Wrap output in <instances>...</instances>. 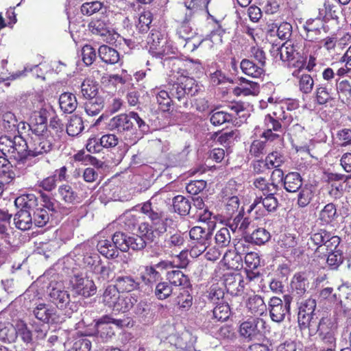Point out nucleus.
Returning <instances> with one entry per match:
<instances>
[{"mask_svg":"<svg viewBox=\"0 0 351 351\" xmlns=\"http://www.w3.org/2000/svg\"><path fill=\"white\" fill-rule=\"evenodd\" d=\"M291 120V115L284 114L281 110H274L272 114H267L265 117V129L261 134V137L269 142L282 143L286 132V128Z\"/></svg>","mask_w":351,"mask_h":351,"instance_id":"obj_1","label":"nucleus"},{"mask_svg":"<svg viewBox=\"0 0 351 351\" xmlns=\"http://www.w3.org/2000/svg\"><path fill=\"white\" fill-rule=\"evenodd\" d=\"M199 86L193 78L181 76L176 82L169 85L172 99H177L184 108L189 107V99L199 91Z\"/></svg>","mask_w":351,"mask_h":351,"instance_id":"obj_2","label":"nucleus"},{"mask_svg":"<svg viewBox=\"0 0 351 351\" xmlns=\"http://www.w3.org/2000/svg\"><path fill=\"white\" fill-rule=\"evenodd\" d=\"M26 141L21 136H0V152L2 154L16 160L26 158Z\"/></svg>","mask_w":351,"mask_h":351,"instance_id":"obj_3","label":"nucleus"},{"mask_svg":"<svg viewBox=\"0 0 351 351\" xmlns=\"http://www.w3.org/2000/svg\"><path fill=\"white\" fill-rule=\"evenodd\" d=\"M26 158L37 156L49 152L53 146V138L47 133H33L29 142L26 141Z\"/></svg>","mask_w":351,"mask_h":351,"instance_id":"obj_4","label":"nucleus"},{"mask_svg":"<svg viewBox=\"0 0 351 351\" xmlns=\"http://www.w3.org/2000/svg\"><path fill=\"white\" fill-rule=\"evenodd\" d=\"M165 200L162 197V194H156L145 202L141 207V212L154 224H158L165 217Z\"/></svg>","mask_w":351,"mask_h":351,"instance_id":"obj_5","label":"nucleus"},{"mask_svg":"<svg viewBox=\"0 0 351 351\" xmlns=\"http://www.w3.org/2000/svg\"><path fill=\"white\" fill-rule=\"evenodd\" d=\"M138 234L129 237L128 243V250L138 251L143 250L147 243L155 241L156 236L154 230L147 223H141L138 227Z\"/></svg>","mask_w":351,"mask_h":351,"instance_id":"obj_6","label":"nucleus"},{"mask_svg":"<svg viewBox=\"0 0 351 351\" xmlns=\"http://www.w3.org/2000/svg\"><path fill=\"white\" fill-rule=\"evenodd\" d=\"M70 285L71 291L76 295L89 298L97 292V287L94 281L82 274H75L71 277Z\"/></svg>","mask_w":351,"mask_h":351,"instance_id":"obj_7","label":"nucleus"},{"mask_svg":"<svg viewBox=\"0 0 351 351\" xmlns=\"http://www.w3.org/2000/svg\"><path fill=\"white\" fill-rule=\"evenodd\" d=\"M292 297L289 295H284V301L278 297H273L268 304L270 317L275 322H282L289 313Z\"/></svg>","mask_w":351,"mask_h":351,"instance_id":"obj_8","label":"nucleus"},{"mask_svg":"<svg viewBox=\"0 0 351 351\" xmlns=\"http://www.w3.org/2000/svg\"><path fill=\"white\" fill-rule=\"evenodd\" d=\"M123 322L121 319H115L108 315L102 316L95 322L97 338L102 342L108 341L114 335V331L110 324L121 327Z\"/></svg>","mask_w":351,"mask_h":351,"instance_id":"obj_9","label":"nucleus"},{"mask_svg":"<svg viewBox=\"0 0 351 351\" xmlns=\"http://www.w3.org/2000/svg\"><path fill=\"white\" fill-rule=\"evenodd\" d=\"M299 304L298 322L301 329L311 328L313 324L314 311L316 307V301L313 298L302 300Z\"/></svg>","mask_w":351,"mask_h":351,"instance_id":"obj_10","label":"nucleus"},{"mask_svg":"<svg viewBox=\"0 0 351 351\" xmlns=\"http://www.w3.org/2000/svg\"><path fill=\"white\" fill-rule=\"evenodd\" d=\"M265 324V322L261 318L248 319L241 324L239 333L241 337L249 340L257 339L263 335Z\"/></svg>","mask_w":351,"mask_h":351,"instance_id":"obj_11","label":"nucleus"},{"mask_svg":"<svg viewBox=\"0 0 351 351\" xmlns=\"http://www.w3.org/2000/svg\"><path fill=\"white\" fill-rule=\"evenodd\" d=\"M85 262L91 266L92 271L98 276L99 280L107 281L114 277L112 264L102 263L99 256L96 255L94 258L87 256L85 258Z\"/></svg>","mask_w":351,"mask_h":351,"instance_id":"obj_12","label":"nucleus"},{"mask_svg":"<svg viewBox=\"0 0 351 351\" xmlns=\"http://www.w3.org/2000/svg\"><path fill=\"white\" fill-rule=\"evenodd\" d=\"M32 314L38 320L44 324H52L57 321L58 315L56 308L53 306L39 303L33 308Z\"/></svg>","mask_w":351,"mask_h":351,"instance_id":"obj_13","label":"nucleus"},{"mask_svg":"<svg viewBox=\"0 0 351 351\" xmlns=\"http://www.w3.org/2000/svg\"><path fill=\"white\" fill-rule=\"evenodd\" d=\"M108 126L110 130H114L119 133L123 134L132 132L134 128L130 112L128 114L122 113L112 117L109 121Z\"/></svg>","mask_w":351,"mask_h":351,"instance_id":"obj_14","label":"nucleus"},{"mask_svg":"<svg viewBox=\"0 0 351 351\" xmlns=\"http://www.w3.org/2000/svg\"><path fill=\"white\" fill-rule=\"evenodd\" d=\"M49 115L50 112L46 108L34 112L29 125L32 133H47V119Z\"/></svg>","mask_w":351,"mask_h":351,"instance_id":"obj_15","label":"nucleus"},{"mask_svg":"<svg viewBox=\"0 0 351 351\" xmlns=\"http://www.w3.org/2000/svg\"><path fill=\"white\" fill-rule=\"evenodd\" d=\"M276 194L273 193L272 195L256 197L250 206V211L256 208L260 209L261 205L269 213L276 211L278 207V200L275 197Z\"/></svg>","mask_w":351,"mask_h":351,"instance_id":"obj_16","label":"nucleus"},{"mask_svg":"<svg viewBox=\"0 0 351 351\" xmlns=\"http://www.w3.org/2000/svg\"><path fill=\"white\" fill-rule=\"evenodd\" d=\"M274 56H279L283 62H291L299 55L295 47L290 41L283 43L280 47L273 51Z\"/></svg>","mask_w":351,"mask_h":351,"instance_id":"obj_17","label":"nucleus"},{"mask_svg":"<svg viewBox=\"0 0 351 351\" xmlns=\"http://www.w3.org/2000/svg\"><path fill=\"white\" fill-rule=\"evenodd\" d=\"M51 302L60 309L66 308L70 304V295L67 291L58 287H53L49 292Z\"/></svg>","mask_w":351,"mask_h":351,"instance_id":"obj_18","label":"nucleus"},{"mask_svg":"<svg viewBox=\"0 0 351 351\" xmlns=\"http://www.w3.org/2000/svg\"><path fill=\"white\" fill-rule=\"evenodd\" d=\"M243 280L241 276L237 274H227L225 276L224 284L227 292L232 295H238L243 290Z\"/></svg>","mask_w":351,"mask_h":351,"instance_id":"obj_19","label":"nucleus"},{"mask_svg":"<svg viewBox=\"0 0 351 351\" xmlns=\"http://www.w3.org/2000/svg\"><path fill=\"white\" fill-rule=\"evenodd\" d=\"M14 204L19 210L33 213L37 208L38 199L34 194H23L16 198Z\"/></svg>","mask_w":351,"mask_h":351,"instance_id":"obj_20","label":"nucleus"},{"mask_svg":"<svg viewBox=\"0 0 351 351\" xmlns=\"http://www.w3.org/2000/svg\"><path fill=\"white\" fill-rule=\"evenodd\" d=\"M303 180L298 172H289L285 176L283 182L285 189L289 193H295L302 187Z\"/></svg>","mask_w":351,"mask_h":351,"instance_id":"obj_21","label":"nucleus"},{"mask_svg":"<svg viewBox=\"0 0 351 351\" xmlns=\"http://www.w3.org/2000/svg\"><path fill=\"white\" fill-rule=\"evenodd\" d=\"M309 287V281L304 273L295 274L291 280V287L293 293L299 296L303 295Z\"/></svg>","mask_w":351,"mask_h":351,"instance_id":"obj_22","label":"nucleus"},{"mask_svg":"<svg viewBox=\"0 0 351 351\" xmlns=\"http://www.w3.org/2000/svg\"><path fill=\"white\" fill-rule=\"evenodd\" d=\"M240 67L245 75L254 78H258L264 74L265 70L263 66L254 63L249 59H243L241 62Z\"/></svg>","mask_w":351,"mask_h":351,"instance_id":"obj_23","label":"nucleus"},{"mask_svg":"<svg viewBox=\"0 0 351 351\" xmlns=\"http://www.w3.org/2000/svg\"><path fill=\"white\" fill-rule=\"evenodd\" d=\"M193 14L186 13L185 17L180 26L177 28L176 34L178 38L182 40H187L193 38L195 32L190 25V21L193 18Z\"/></svg>","mask_w":351,"mask_h":351,"instance_id":"obj_24","label":"nucleus"},{"mask_svg":"<svg viewBox=\"0 0 351 351\" xmlns=\"http://www.w3.org/2000/svg\"><path fill=\"white\" fill-rule=\"evenodd\" d=\"M58 192L61 199L66 204H75L80 201L78 194L68 184L60 185L58 187Z\"/></svg>","mask_w":351,"mask_h":351,"instance_id":"obj_25","label":"nucleus"},{"mask_svg":"<svg viewBox=\"0 0 351 351\" xmlns=\"http://www.w3.org/2000/svg\"><path fill=\"white\" fill-rule=\"evenodd\" d=\"M98 54L101 60L110 64L117 63L120 59L119 52L108 45H101L98 49Z\"/></svg>","mask_w":351,"mask_h":351,"instance_id":"obj_26","label":"nucleus"},{"mask_svg":"<svg viewBox=\"0 0 351 351\" xmlns=\"http://www.w3.org/2000/svg\"><path fill=\"white\" fill-rule=\"evenodd\" d=\"M14 220L16 228L22 230H29L33 224L32 213L19 210L15 214Z\"/></svg>","mask_w":351,"mask_h":351,"instance_id":"obj_27","label":"nucleus"},{"mask_svg":"<svg viewBox=\"0 0 351 351\" xmlns=\"http://www.w3.org/2000/svg\"><path fill=\"white\" fill-rule=\"evenodd\" d=\"M190 239L197 243H210L212 237V231L200 226H195L190 230Z\"/></svg>","mask_w":351,"mask_h":351,"instance_id":"obj_28","label":"nucleus"},{"mask_svg":"<svg viewBox=\"0 0 351 351\" xmlns=\"http://www.w3.org/2000/svg\"><path fill=\"white\" fill-rule=\"evenodd\" d=\"M246 307L251 313L254 315H262L267 309L263 299L258 295H253L248 298Z\"/></svg>","mask_w":351,"mask_h":351,"instance_id":"obj_29","label":"nucleus"},{"mask_svg":"<svg viewBox=\"0 0 351 351\" xmlns=\"http://www.w3.org/2000/svg\"><path fill=\"white\" fill-rule=\"evenodd\" d=\"M59 105L64 112H73L77 106L75 95L71 93H64L61 94L59 98Z\"/></svg>","mask_w":351,"mask_h":351,"instance_id":"obj_30","label":"nucleus"},{"mask_svg":"<svg viewBox=\"0 0 351 351\" xmlns=\"http://www.w3.org/2000/svg\"><path fill=\"white\" fill-rule=\"evenodd\" d=\"M97 247L100 254L108 258H117L119 254V249L110 240L105 239L99 241L97 245Z\"/></svg>","mask_w":351,"mask_h":351,"instance_id":"obj_31","label":"nucleus"},{"mask_svg":"<svg viewBox=\"0 0 351 351\" xmlns=\"http://www.w3.org/2000/svg\"><path fill=\"white\" fill-rule=\"evenodd\" d=\"M332 86L329 82L320 84L315 90V100L319 105H324L332 99Z\"/></svg>","mask_w":351,"mask_h":351,"instance_id":"obj_32","label":"nucleus"},{"mask_svg":"<svg viewBox=\"0 0 351 351\" xmlns=\"http://www.w3.org/2000/svg\"><path fill=\"white\" fill-rule=\"evenodd\" d=\"M121 292H130L136 289L139 283L130 276H118L114 285Z\"/></svg>","mask_w":351,"mask_h":351,"instance_id":"obj_33","label":"nucleus"},{"mask_svg":"<svg viewBox=\"0 0 351 351\" xmlns=\"http://www.w3.org/2000/svg\"><path fill=\"white\" fill-rule=\"evenodd\" d=\"M121 291L115 285H108L102 295V301L106 306L114 310Z\"/></svg>","mask_w":351,"mask_h":351,"instance_id":"obj_34","label":"nucleus"},{"mask_svg":"<svg viewBox=\"0 0 351 351\" xmlns=\"http://www.w3.org/2000/svg\"><path fill=\"white\" fill-rule=\"evenodd\" d=\"M184 243V239L180 232L173 234H167L161 247L165 250L180 248Z\"/></svg>","mask_w":351,"mask_h":351,"instance_id":"obj_35","label":"nucleus"},{"mask_svg":"<svg viewBox=\"0 0 351 351\" xmlns=\"http://www.w3.org/2000/svg\"><path fill=\"white\" fill-rule=\"evenodd\" d=\"M253 184L256 189L263 193V195L276 193L278 190L277 184L268 182L265 178L258 177L254 179Z\"/></svg>","mask_w":351,"mask_h":351,"instance_id":"obj_36","label":"nucleus"},{"mask_svg":"<svg viewBox=\"0 0 351 351\" xmlns=\"http://www.w3.org/2000/svg\"><path fill=\"white\" fill-rule=\"evenodd\" d=\"M167 282L173 287L179 286H187L189 283V280L180 270H171L167 273Z\"/></svg>","mask_w":351,"mask_h":351,"instance_id":"obj_37","label":"nucleus"},{"mask_svg":"<svg viewBox=\"0 0 351 351\" xmlns=\"http://www.w3.org/2000/svg\"><path fill=\"white\" fill-rule=\"evenodd\" d=\"M270 233L263 228H258L253 231L250 235L245 237L246 241L256 245H263L270 239Z\"/></svg>","mask_w":351,"mask_h":351,"instance_id":"obj_38","label":"nucleus"},{"mask_svg":"<svg viewBox=\"0 0 351 351\" xmlns=\"http://www.w3.org/2000/svg\"><path fill=\"white\" fill-rule=\"evenodd\" d=\"M138 302V298L134 294H130L125 296L119 295L116 306L113 311L127 312L131 309Z\"/></svg>","mask_w":351,"mask_h":351,"instance_id":"obj_39","label":"nucleus"},{"mask_svg":"<svg viewBox=\"0 0 351 351\" xmlns=\"http://www.w3.org/2000/svg\"><path fill=\"white\" fill-rule=\"evenodd\" d=\"M233 117L232 114L218 109L213 110L210 112V121L215 126H219L225 123L230 122Z\"/></svg>","mask_w":351,"mask_h":351,"instance_id":"obj_40","label":"nucleus"},{"mask_svg":"<svg viewBox=\"0 0 351 351\" xmlns=\"http://www.w3.org/2000/svg\"><path fill=\"white\" fill-rule=\"evenodd\" d=\"M173 207L176 213L186 216L191 208V202L182 195H177L173 199Z\"/></svg>","mask_w":351,"mask_h":351,"instance_id":"obj_41","label":"nucleus"},{"mask_svg":"<svg viewBox=\"0 0 351 351\" xmlns=\"http://www.w3.org/2000/svg\"><path fill=\"white\" fill-rule=\"evenodd\" d=\"M336 89L339 99L343 103H348L351 101V82L347 80H337Z\"/></svg>","mask_w":351,"mask_h":351,"instance_id":"obj_42","label":"nucleus"},{"mask_svg":"<svg viewBox=\"0 0 351 351\" xmlns=\"http://www.w3.org/2000/svg\"><path fill=\"white\" fill-rule=\"evenodd\" d=\"M82 97L86 99L96 98L98 92L97 84L90 79H85L80 86Z\"/></svg>","mask_w":351,"mask_h":351,"instance_id":"obj_43","label":"nucleus"},{"mask_svg":"<svg viewBox=\"0 0 351 351\" xmlns=\"http://www.w3.org/2000/svg\"><path fill=\"white\" fill-rule=\"evenodd\" d=\"M300 189V191L298 195L297 204L300 208H304L311 203L314 196L313 186L305 184Z\"/></svg>","mask_w":351,"mask_h":351,"instance_id":"obj_44","label":"nucleus"},{"mask_svg":"<svg viewBox=\"0 0 351 351\" xmlns=\"http://www.w3.org/2000/svg\"><path fill=\"white\" fill-rule=\"evenodd\" d=\"M84 123L82 117L73 115L70 117L66 125V132L69 136H76L84 130Z\"/></svg>","mask_w":351,"mask_h":351,"instance_id":"obj_45","label":"nucleus"},{"mask_svg":"<svg viewBox=\"0 0 351 351\" xmlns=\"http://www.w3.org/2000/svg\"><path fill=\"white\" fill-rule=\"evenodd\" d=\"M337 217V209L334 204H326L319 214V219L322 224H329Z\"/></svg>","mask_w":351,"mask_h":351,"instance_id":"obj_46","label":"nucleus"},{"mask_svg":"<svg viewBox=\"0 0 351 351\" xmlns=\"http://www.w3.org/2000/svg\"><path fill=\"white\" fill-rule=\"evenodd\" d=\"M231 314V308L228 302H223L216 304L213 310L214 319L217 321H226Z\"/></svg>","mask_w":351,"mask_h":351,"instance_id":"obj_47","label":"nucleus"},{"mask_svg":"<svg viewBox=\"0 0 351 351\" xmlns=\"http://www.w3.org/2000/svg\"><path fill=\"white\" fill-rule=\"evenodd\" d=\"M118 143L119 138L115 134H104L99 138V143H96V144L93 145V149L95 152H99L100 147L108 149L114 147Z\"/></svg>","mask_w":351,"mask_h":351,"instance_id":"obj_48","label":"nucleus"},{"mask_svg":"<svg viewBox=\"0 0 351 351\" xmlns=\"http://www.w3.org/2000/svg\"><path fill=\"white\" fill-rule=\"evenodd\" d=\"M104 106V100L101 97L88 99L84 104L85 111L89 116L98 114Z\"/></svg>","mask_w":351,"mask_h":351,"instance_id":"obj_49","label":"nucleus"},{"mask_svg":"<svg viewBox=\"0 0 351 351\" xmlns=\"http://www.w3.org/2000/svg\"><path fill=\"white\" fill-rule=\"evenodd\" d=\"M340 6L334 5L329 1H325L324 3V8L319 9V15L323 16L327 20L339 19V13L340 11Z\"/></svg>","mask_w":351,"mask_h":351,"instance_id":"obj_50","label":"nucleus"},{"mask_svg":"<svg viewBox=\"0 0 351 351\" xmlns=\"http://www.w3.org/2000/svg\"><path fill=\"white\" fill-rule=\"evenodd\" d=\"M173 292V287L167 281L157 283L154 289L155 296L160 300L168 298Z\"/></svg>","mask_w":351,"mask_h":351,"instance_id":"obj_51","label":"nucleus"},{"mask_svg":"<svg viewBox=\"0 0 351 351\" xmlns=\"http://www.w3.org/2000/svg\"><path fill=\"white\" fill-rule=\"evenodd\" d=\"M210 0H184V3L187 9L186 13H191L193 16L197 14L199 11L207 10L208 5Z\"/></svg>","mask_w":351,"mask_h":351,"instance_id":"obj_52","label":"nucleus"},{"mask_svg":"<svg viewBox=\"0 0 351 351\" xmlns=\"http://www.w3.org/2000/svg\"><path fill=\"white\" fill-rule=\"evenodd\" d=\"M215 243L218 247H226L231 241V235L228 227H223L218 230L215 235Z\"/></svg>","mask_w":351,"mask_h":351,"instance_id":"obj_53","label":"nucleus"},{"mask_svg":"<svg viewBox=\"0 0 351 351\" xmlns=\"http://www.w3.org/2000/svg\"><path fill=\"white\" fill-rule=\"evenodd\" d=\"M50 217L47 210L37 208L32 213L33 223L37 227H43L49 222Z\"/></svg>","mask_w":351,"mask_h":351,"instance_id":"obj_54","label":"nucleus"},{"mask_svg":"<svg viewBox=\"0 0 351 351\" xmlns=\"http://www.w3.org/2000/svg\"><path fill=\"white\" fill-rule=\"evenodd\" d=\"M15 331L24 343H32V332L24 322L19 321L16 324Z\"/></svg>","mask_w":351,"mask_h":351,"instance_id":"obj_55","label":"nucleus"},{"mask_svg":"<svg viewBox=\"0 0 351 351\" xmlns=\"http://www.w3.org/2000/svg\"><path fill=\"white\" fill-rule=\"evenodd\" d=\"M243 84L238 88L239 94L244 96L256 95L259 93V84L257 82L243 79Z\"/></svg>","mask_w":351,"mask_h":351,"instance_id":"obj_56","label":"nucleus"},{"mask_svg":"<svg viewBox=\"0 0 351 351\" xmlns=\"http://www.w3.org/2000/svg\"><path fill=\"white\" fill-rule=\"evenodd\" d=\"M176 302L179 306V308L182 311H187L192 306L193 296L188 290L182 289L177 296Z\"/></svg>","mask_w":351,"mask_h":351,"instance_id":"obj_57","label":"nucleus"},{"mask_svg":"<svg viewBox=\"0 0 351 351\" xmlns=\"http://www.w3.org/2000/svg\"><path fill=\"white\" fill-rule=\"evenodd\" d=\"M327 321V319H321L316 330L319 332L320 335H324L322 340L328 346V347L335 348L336 339L335 338L334 335L329 332H325L324 325L326 324Z\"/></svg>","mask_w":351,"mask_h":351,"instance_id":"obj_58","label":"nucleus"},{"mask_svg":"<svg viewBox=\"0 0 351 351\" xmlns=\"http://www.w3.org/2000/svg\"><path fill=\"white\" fill-rule=\"evenodd\" d=\"M172 99L170 93L166 90H160L156 94V101L159 108L163 112L169 110Z\"/></svg>","mask_w":351,"mask_h":351,"instance_id":"obj_59","label":"nucleus"},{"mask_svg":"<svg viewBox=\"0 0 351 351\" xmlns=\"http://www.w3.org/2000/svg\"><path fill=\"white\" fill-rule=\"evenodd\" d=\"M40 196L43 203V208L50 212L49 215L53 217L58 212L59 203L54 198L49 196L46 193H41Z\"/></svg>","mask_w":351,"mask_h":351,"instance_id":"obj_60","label":"nucleus"},{"mask_svg":"<svg viewBox=\"0 0 351 351\" xmlns=\"http://www.w3.org/2000/svg\"><path fill=\"white\" fill-rule=\"evenodd\" d=\"M128 239L129 236L125 233L117 232L113 234L110 241L116 245L119 250L127 252L128 250Z\"/></svg>","mask_w":351,"mask_h":351,"instance_id":"obj_61","label":"nucleus"},{"mask_svg":"<svg viewBox=\"0 0 351 351\" xmlns=\"http://www.w3.org/2000/svg\"><path fill=\"white\" fill-rule=\"evenodd\" d=\"M152 21V15L149 11H143L141 12L138 18V21L136 24V27L139 32H147L149 29V26Z\"/></svg>","mask_w":351,"mask_h":351,"instance_id":"obj_62","label":"nucleus"},{"mask_svg":"<svg viewBox=\"0 0 351 351\" xmlns=\"http://www.w3.org/2000/svg\"><path fill=\"white\" fill-rule=\"evenodd\" d=\"M327 256V264L331 269H337L343 263V257L341 251L330 252L324 254Z\"/></svg>","mask_w":351,"mask_h":351,"instance_id":"obj_63","label":"nucleus"},{"mask_svg":"<svg viewBox=\"0 0 351 351\" xmlns=\"http://www.w3.org/2000/svg\"><path fill=\"white\" fill-rule=\"evenodd\" d=\"M267 169L278 168L284 162L282 156L278 152H273L265 158Z\"/></svg>","mask_w":351,"mask_h":351,"instance_id":"obj_64","label":"nucleus"}]
</instances>
